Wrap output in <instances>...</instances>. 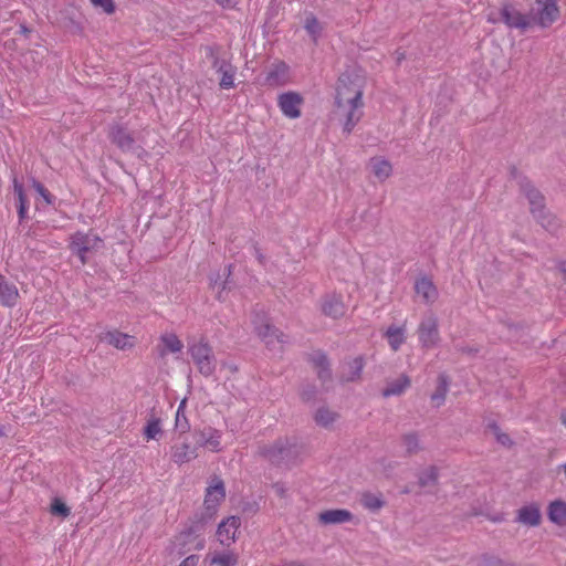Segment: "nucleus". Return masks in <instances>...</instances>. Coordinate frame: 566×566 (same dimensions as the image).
I'll return each mask as SVG.
<instances>
[{
	"label": "nucleus",
	"instance_id": "a878e982",
	"mask_svg": "<svg viewBox=\"0 0 566 566\" xmlns=\"http://www.w3.org/2000/svg\"><path fill=\"white\" fill-rule=\"evenodd\" d=\"M206 563L210 566H237L238 555L233 552L216 553L207 556Z\"/></svg>",
	"mask_w": 566,
	"mask_h": 566
},
{
	"label": "nucleus",
	"instance_id": "4c0bfd02",
	"mask_svg": "<svg viewBox=\"0 0 566 566\" xmlns=\"http://www.w3.org/2000/svg\"><path fill=\"white\" fill-rule=\"evenodd\" d=\"M336 417L337 416L335 412L325 408H321L315 413V421L317 424L322 427H328L336 420Z\"/></svg>",
	"mask_w": 566,
	"mask_h": 566
},
{
	"label": "nucleus",
	"instance_id": "f257e3e1",
	"mask_svg": "<svg viewBox=\"0 0 566 566\" xmlns=\"http://www.w3.org/2000/svg\"><path fill=\"white\" fill-rule=\"evenodd\" d=\"M365 87L366 78L359 73H344L338 77L335 106L340 116L344 117L343 128L348 134L363 117Z\"/></svg>",
	"mask_w": 566,
	"mask_h": 566
},
{
	"label": "nucleus",
	"instance_id": "4468645a",
	"mask_svg": "<svg viewBox=\"0 0 566 566\" xmlns=\"http://www.w3.org/2000/svg\"><path fill=\"white\" fill-rule=\"evenodd\" d=\"M170 453L171 460L178 465L188 463L198 457L197 447L186 441L175 443L170 449Z\"/></svg>",
	"mask_w": 566,
	"mask_h": 566
},
{
	"label": "nucleus",
	"instance_id": "dca6fc26",
	"mask_svg": "<svg viewBox=\"0 0 566 566\" xmlns=\"http://www.w3.org/2000/svg\"><path fill=\"white\" fill-rule=\"evenodd\" d=\"M103 339L117 349H130L136 344V338L132 335L122 333L119 331H111L105 333Z\"/></svg>",
	"mask_w": 566,
	"mask_h": 566
},
{
	"label": "nucleus",
	"instance_id": "e433bc0d",
	"mask_svg": "<svg viewBox=\"0 0 566 566\" xmlns=\"http://www.w3.org/2000/svg\"><path fill=\"white\" fill-rule=\"evenodd\" d=\"M31 186L48 206L54 203L55 197L44 187L43 184L35 178H32Z\"/></svg>",
	"mask_w": 566,
	"mask_h": 566
},
{
	"label": "nucleus",
	"instance_id": "20e7f679",
	"mask_svg": "<svg viewBox=\"0 0 566 566\" xmlns=\"http://www.w3.org/2000/svg\"><path fill=\"white\" fill-rule=\"evenodd\" d=\"M226 499L224 482L219 476H213L205 492L203 510L207 518H212Z\"/></svg>",
	"mask_w": 566,
	"mask_h": 566
},
{
	"label": "nucleus",
	"instance_id": "0eeeda50",
	"mask_svg": "<svg viewBox=\"0 0 566 566\" xmlns=\"http://www.w3.org/2000/svg\"><path fill=\"white\" fill-rule=\"evenodd\" d=\"M293 82L290 66L284 61L273 62L265 75L264 85L275 88Z\"/></svg>",
	"mask_w": 566,
	"mask_h": 566
},
{
	"label": "nucleus",
	"instance_id": "49530a36",
	"mask_svg": "<svg viewBox=\"0 0 566 566\" xmlns=\"http://www.w3.org/2000/svg\"><path fill=\"white\" fill-rule=\"evenodd\" d=\"M28 210H29V205H18V216H19L20 222H22L27 218Z\"/></svg>",
	"mask_w": 566,
	"mask_h": 566
},
{
	"label": "nucleus",
	"instance_id": "ddd939ff",
	"mask_svg": "<svg viewBox=\"0 0 566 566\" xmlns=\"http://www.w3.org/2000/svg\"><path fill=\"white\" fill-rule=\"evenodd\" d=\"M502 18L509 28L525 30L532 23V17L523 14L512 6H504Z\"/></svg>",
	"mask_w": 566,
	"mask_h": 566
},
{
	"label": "nucleus",
	"instance_id": "8fccbe9b",
	"mask_svg": "<svg viewBox=\"0 0 566 566\" xmlns=\"http://www.w3.org/2000/svg\"><path fill=\"white\" fill-rule=\"evenodd\" d=\"M184 406H185V400L181 401V403L179 405L178 410H177V417H176L177 424L179 423V417H180L181 409L184 408Z\"/></svg>",
	"mask_w": 566,
	"mask_h": 566
},
{
	"label": "nucleus",
	"instance_id": "79ce46f5",
	"mask_svg": "<svg viewBox=\"0 0 566 566\" xmlns=\"http://www.w3.org/2000/svg\"><path fill=\"white\" fill-rule=\"evenodd\" d=\"M437 481V470L431 467L427 469L419 478V483L421 486H427Z\"/></svg>",
	"mask_w": 566,
	"mask_h": 566
},
{
	"label": "nucleus",
	"instance_id": "2f4dec72",
	"mask_svg": "<svg viewBox=\"0 0 566 566\" xmlns=\"http://www.w3.org/2000/svg\"><path fill=\"white\" fill-rule=\"evenodd\" d=\"M314 367L317 369V375L321 379L329 378L328 361L323 353H314L311 358Z\"/></svg>",
	"mask_w": 566,
	"mask_h": 566
},
{
	"label": "nucleus",
	"instance_id": "09e8293b",
	"mask_svg": "<svg viewBox=\"0 0 566 566\" xmlns=\"http://www.w3.org/2000/svg\"><path fill=\"white\" fill-rule=\"evenodd\" d=\"M274 488L277 495L284 496L285 490L283 489V486L276 484Z\"/></svg>",
	"mask_w": 566,
	"mask_h": 566
},
{
	"label": "nucleus",
	"instance_id": "c756f323",
	"mask_svg": "<svg viewBox=\"0 0 566 566\" xmlns=\"http://www.w3.org/2000/svg\"><path fill=\"white\" fill-rule=\"evenodd\" d=\"M360 502L363 506L369 511H378L385 505L381 494H375L371 492L363 493Z\"/></svg>",
	"mask_w": 566,
	"mask_h": 566
},
{
	"label": "nucleus",
	"instance_id": "b1692460",
	"mask_svg": "<svg viewBox=\"0 0 566 566\" xmlns=\"http://www.w3.org/2000/svg\"><path fill=\"white\" fill-rule=\"evenodd\" d=\"M517 521L528 526H537L541 523L539 507L535 504L521 507L517 512Z\"/></svg>",
	"mask_w": 566,
	"mask_h": 566
},
{
	"label": "nucleus",
	"instance_id": "9d476101",
	"mask_svg": "<svg viewBox=\"0 0 566 566\" xmlns=\"http://www.w3.org/2000/svg\"><path fill=\"white\" fill-rule=\"evenodd\" d=\"M321 310L324 315L337 319L346 314L347 306L340 293L332 292L322 298Z\"/></svg>",
	"mask_w": 566,
	"mask_h": 566
},
{
	"label": "nucleus",
	"instance_id": "393cba45",
	"mask_svg": "<svg viewBox=\"0 0 566 566\" xmlns=\"http://www.w3.org/2000/svg\"><path fill=\"white\" fill-rule=\"evenodd\" d=\"M385 337L394 352H397L406 342V327L391 325L385 332Z\"/></svg>",
	"mask_w": 566,
	"mask_h": 566
},
{
	"label": "nucleus",
	"instance_id": "1a4fd4ad",
	"mask_svg": "<svg viewBox=\"0 0 566 566\" xmlns=\"http://www.w3.org/2000/svg\"><path fill=\"white\" fill-rule=\"evenodd\" d=\"M418 338L423 348H432L440 340L438 319L430 315L423 318L417 329Z\"/></svg>",
	"mask_w": 566,
	"mask_h": 566
},
{
	"label": "nucleus",
	"instance_id": "6e6552de",
	"mask_svg": "<svg viewBox=\"0 0 566 566\" xmlns=\"http://www.w3.org/2000/svg\"><path fill=\"white\" fill-rule=\"evenodd\" d=\"M532 21L542 27H548L557 20L559 10L555 0H536L532 9Z\"/></svg>",
	"mask_w": 566,
	"mask_h": 566
},
{
	"label": "nucleus",
	"instance_id": "2eb2a0df",
	"mask_svg": "<svg viewBox=\"0 0 566 566\" xmlns=\"http://www.w3.org/2000/svg\"><path fill=\"white\" fill-rule=\"evenodd\" d=\"M255 329L268 347H275L276 344L281 345L284 343V334L268 322H262Z\"/></svg>",
	"mask_w": 566,
	"mask_h": 566
},
{
	"label": "nucleus",
	"instance_id": "cd10ccee",
	"mask_svg": "<svg viewBox=\"0 0 566 566\" xmlns=\"http://www.w3.org/2000/svg\"><path fill=\"white\" fill-rule=\"evenodd\" d=\"M364 368V359L361 357H356L352 361L346 365V369L343 373V379L345 381H354L360 378L361 371Z\"/></svg>",
	"mask_w": 566,
	"mask_h": 566
},
{
	"label": "nucleus",
	"instance_id": "aec40b11",
	"mask_svg": "<svg viewBox=\"0 0 566 566\" xmlns=\"http://www.w3.org/2000/svg\"><path fill=\"white\" fill-rule=\"evenodd\" d=\"M353 518V514L344 509H336V510H327L324 512H321L318 515V521L322 524L328 525V524H343L350 522Z\"/></svg>",
	"mask_w": 566,
	"mask_h": 566
},
{
	"label": "nucleus",
	"instance_id": "bb28decb",
	"mask_svg": "<svg viewBox=\"0 0 566 566\" xmlns=\"http://www.w3.org/2000/svg\"><path fill=\"white\" fill-rule=\"evenodd\" d=\"M143 434L146 441L157 440L163 434L160 418L151 415L144 427Z\"/></svg>",
	"mask_w": 566,
	"mask_h": 566
},
{
	"label": "nucleus",
	"instance_id": "f8f14e48",
	"mask_svg": "<svg viewBox=\"0 0 566 566\" xmlns=\"http://www.w3.org/2000/svg\"><path fill=\"white\" fill-rule=\"evenodd\" d=\"M415 293L424 304H433L439 296V292L433 281L426 275L415 281Z\"/></svg>",
	"mask_w": 566,
	"mask_h": 566
},
{
	"label": "nucleus",
	"instance_id": "412c9836",
	"mask_svg": "<svg viewBox=\"0 0 566 566\" xmlns=\"http://www.w3.org/2000/svg\"><path fill=\"white\" fill-rule=\"evenodd\" d=\"M19 298V291L15 284L8 282L0 275V304L3 306H13Z\"/></svg>",
	"mask_w": 566,
	"mask_h": 566
},
{
	"label": "nucleus",
	"instance_id": "de8ad7c7",
	"mask_svg": "<svg viewBox=\"0 0 566 566\" xmlns=\"http://www.w3.org/2000/svg\"><path fill=\"white\" fill-rule=\"evenodd\" d=\"M276 452L277 453H282L283 452V444H282V442H279L273 449L268 450L266 451V455L270 457L271 459H274L275 455H276Z\"/></svg>",
	"mask_w": 566,
	"mask_h": 566
},
{
	"label": "nucleus",
	"instance_id": "c85d7f7f",
	"mask_svg": "<svg viewBox=\"0 0 566 566\" xmlns=\"http://www.w3.org/2000/svg\"><path fill=\"white\" fill-rule=\"evenodd\" d=\"M549 520L558 525H566V503L555 501L549 505Z\"/></svg>",
	"mask_w": 566,
	"mask_h": 566
},
{
	"label": "nucleus",
	"instance_id": "a211bd4d",
	"mask_svg": "<svg viewBox=\"0 0 566 566\" xmlns=\"http://www.w3.org/2000/svg\"><path fill=\"white\" fill-rule=\"evenodd\" d=\"M161 347L159 354L161 357L167 354H178L184 349L182 340L175 333H165L159 337Z\"/></svg>",
	"mask_w": 566,
	"mask_h": 566
},
{
	"label": "nucleus",
	"instance_id": "6ab92c4d",
	"mask_svg": "<svg viewBox=\"0 0 566 566\" xmlns=\"http://www.w3.org/2000/svg\"><path fill=\"white\" fill-rule=\"evenodd\" d=\"M222 433L214 428H208L200 432V446L208 448L212 452H220Z\"/></svg>",
	"mask_w": 566,
	"mask_h": 566
},
{
	"label": "nucleus",
	"instance_id": "f704fd0d",
	"mask_svg": "<svg viewBox=\"0 0 566 566\" xmlns=\"http://www.w3.org/2000/svg\"><path fill=\"white\" fill-rule=\"evenodd\" d=\"M535 218L547 231L555 232L559 228V222L556 217L548 212L546 213L544 210H542Z\"/></svg>",
	"mask_w": 566,
	"mask_h": 566
},
{
	"label": "nucleus",
	"instance_id": "37998d69",
	"mask_svg": "<svg viewBox=\"0 0 566 566\" xmlns=\"http://www.w3.org/2000/svg\"><path fill=\"white\" fill-rule=\"evenodd\" d=\"M403 446L409 453L417 452L420 448L419 439L416 434H407L403 437Z\"/></svg>",
	"mask_w": 566,
	"mask_h": 566
},
{
	"label": "nucleus",
	"instance_id": "a18cd8bd",
	"mask_svg": "<svg viewBox=\"0 0 566 566\" xmlns=\"http://www.w3.org/2000/svg\"><path fill=\"white\" fill-rule=\"evenodd\" d=\"M198 556L197 555H190L188 557H186L180 564L179 566H196L197 563H198Z\"/></svg>",
	"mask_w": 566,
	"mask_h": 566
},
{
	"label": "nucleus",
	"instance_id": "3c124183",
	"mask_svg": "<svg viewBox=\"0 0 566 566\" xmlns=\"http://www.w3.org/2000/svg\"><path fill=\"white\" fill-rule=\"evenodd\" d=\"M559 269L563 274V280L566 282V264L562 263Z\"/></svg>",
	"mask_w": 566,
	"mask_h": 566
},
{
	"label": "nucleus",
	"instance_id": "f03ea898",
	"mask_svg": "<svg viewBox=\"0 0 566 566\" xmlns=\"http://www.w3.org/2000/svg\"><path fill=\"white\" fill-rule=\"evenodd\" d=\"M103 243L102 238L93 231H76L69 238V249L84 265L87 262V254L96 251Z\"/></svg>",
	"mask_w": 566,
	"mask_h": 566
},
{
	"label": "nucleus",
	"instance_id": "603ef678",
	"mask_svg": "<svg viewBox=\"0 0 566 566\" xmlns=\"http://www.w3.org/2000/svg\"><path fill=\"white\" fill-rule=\"evenodd\" d=\"M562 423L566 427V411H564L560 416Z\"/></svg>",
	"mask_w": 566,
	"mask_h": 566
},
{
	"label": "nucleus",
	"instance_id": "f3484780",
	"mask_svg": "<svg viewBox=\"0 0 566 566\" xmlns=\"http://www.w3.org/2000/svg\"><path fill=\"white\" fill-rule=\"evenodd\" d=\"M522 191L528 199L531 212L536 217L545 208L543 195L527 180L522 184Z\"/></svg>",
	"mask_w": 566,
	"mask_h": 566
},
{
	"label": "nucleus",
	"instance_id": "ea45409f",
	"mask_svg": "<svg viewBox=\"0 0 566 566\" xmlns=\"http://www.w3.org/2000/svg\"><path fill=\"white\" fill-rule=\"evenodd\" d=\"M13 192L17 197L18 205H29L27 193L23 185L18 180L17 177L12 179Z\"/></svg>",
	"mask_w": 566,
	"mask_h": 566
},
{
	"label": "nucleus",
	"instance_id": "7ed1b4c3",
	"mask_svg": "<svg viewBox=\"0 0 566 566\" xmlns=\"http://www.w3.org/2000/svg\"><path fill=\"white\" fill-rule=\"evenodd\" d=\"M188 350L193 364L201 375L209 377L214 373L217 363L213 350L205 338H200L190 344Z\"/></svg>",
	"mask_w": 566,
	"mask_h": 566
},
{
	"label": "nucleus",
	"instance_id": "473e14b6",
	"mask_svg": "<svg viewBox=\"0 0 566 566\" xmlns=\"http://www.w3.org/2000/svg\"><path fill=\"white\" fill-rule=\"evenodd\" d=\"M304 28L312 38V40L316 43L321 36L323 28L314 14L310 13L306 17Z\"/></svg>",
	"mask_w": 566,
	"mask_h": 566
},
{
	"label": "nucleus",
	"instance_id": "4be33fe9",
	"mask_svg": "<svg viewBox=\"0 0 566 566\" xmlns=\"http://www.w3.org/2000/svg\"><path fill=\"white\" fill-rule=\"evenodd\" d=\"M368 167H369L371 174L374 175V177L378 181H385L392 174L391 164L381 157L371 158L369 160Z\"/></svg>",
	"mask_w": 566,
	"mask_h": 566
},
{
	"label": "nucleus",
	"instance_id": "39448f33",
	"mask_svg": "<svg viewBox=\"0 0 566 566\" xmlns=\"http://www.w3.org/2000/svg\"><path fill=\"white\" fill-rule=\"evenodd\" d=\"M107 137L112 144L124 153L137 151L139 157L147 154L143 147L136 146L133 133L119 123H114L109 126Z\"/></svg>",
	"mask_w": 566,
	"mask_h": 566
},
{
	"label": "nucleus",
	"instance_id": "5701e85b",
	"mask_svg": "<svg viewBox=\"0 0 566 566\" xmlns=\"http://www.w3.org/2000/svg\"><path fill=\"white\" fill-rule=\"evenodd\" d=\"M410 378L407 375H400L397 379L387 384L382 389L381 395L385 398L400 396L410 387Z\"/></svg>",
	"mask_w": 566,
	"mask_h": 566
},
{
	"label": "nucleus",
	"instance_id": "c03bdc74",
	"mask_svg": "<svg viewBox=\"0 0 566 566\" xmlns=\"http://www.w3.org/2000/svg\"><path fill=\"white\" fill-rule=\"evenodd\" d=\"M92 4L102 8L106 13L112 14L115 11L113 0H91Z\"/></svg>",
	"mask_w": 566,
	"mask_h": 566
},
{
	"label": "nucleus",
	"instance_id": "9b49d317",
	"mask_svg": "<svg viewBox=\"0 0 566 566\" xmlns=\"http://www.w3.org/2000/svg\"><path fill=\"white\" fill-rule=\"evenodd\" d=\"M241 525L239 516H229L221 521L217 528V538L221 545L229 547L235 542Z\"/></svg>",
	"mask_w": 566,
	"mask_h": 566
},
{
	"label": "nucleus",
	"instance_id": "423d86ee",
	"mask_svg": "<svg viewBox=\"0 0 566 566\" xmlns=\"http://www.w3.org/2000/svg\"><path fill=\"white\" fill-rule=\"evenodd\" d=\"M303 104L304 97L295 91L284 92L277 96V106L280 111L290 119L301 117Z\"/></svg>",
	"mask_w": 566,
	"mask_h": 566
},
{
	"label": "nucleus",
	"instance_id": "c9c22d12",
	"mask_svg": "<svg viewBox=\"0 0 566 566\" xmlns=\"http://www.w3.org/2000/svg\"><path fill=\"white\" fill-rule=\"evenodd\" d=\"M219 71L221 72V78L219 83L220 87L223 90L234 87L235 70L232 66H229L227 69L220 67Z\"/></svg>",
	"mask_w": 566,
	"mask_h": 566
},
{
	"label": "nucleus",
	"instance_id": "72a5a7b5",
	"mask_svg": "<svg viewBox=\"0 0 566 566\" xmlns=\"http://www.w3.org/2000/svg\"><path fill=\"white\" fill-rule=\"evenodd\" d=\"M448 379L444 375H440L438 378V385L436 391L431 395V401L437 407L442 405L446 399V395L448 392Z\"/></svg>",
	"mask_w": 566,
	"mask_h": 566
},
{
	"label": "nucleus",
	"instance_id": "58836bf2",
	"mask_svg": "<svg viewBox=\"0 0 566 566\" xmlns=\"http://www.w3.org/2000/svg\"><path fill=\"white\" fill-rule=\"evenodd\" d=\"M50 513L65 518L70 515L71 510L61 499L55 497L51 503Z\"/></svg>",
	"mask_w": 566,
	"mask_h": 566
},
{
	"label": "nucleus",
	"instance_id": "7c9ffc66",
	"mask_svg": "<svg viewBox=\"0 0 566 566\" xmlns=\"http://www.w3.org/2000/svg\"><path fill=\"white\" fill-rule=\"evenodd\" d=\"M176 539L182 547H185L191 541H197L195 549L201 551L205 547V541L198 538V535L196 534L192 527H189L188 530L180 532Z\"/></svg>",
	"mask_w": 566,
	"mask_h": 566
},
{
	"label": "nucleus",
	"instance_id": "a19ab883",
	"mask_svg": "<svg viewBox=\"0 0 566 566\" xmlns=\"http://www.w3.org/2000/svg\"><path fill=\"white\" fill-rule=\"evenodd\" d=\"M490 432L494 436L496 441L502 446L509 447L512 444V441L509 434L501 431L500 427L495 423L489 424Z\"/></svg>",
	"mask_w": 566,
	"mask_h": 566
}]
</instances>
